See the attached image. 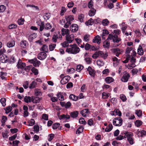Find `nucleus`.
I'll return each instance as SVG.
<instances>
[{
    "instance_id": "1",
    "label": "nucleus",
    "mask_w": 146,
    "mask_h": 146,
    "mask_svg": "<svg viewBox=\"0 0 146 146\" xmlns=\"http://www.w3.org/2000/svg\"><path fill=\"white\" fill-rule=\"evenodd\" d=\"M70 47L67 48L66 50L69 54H76L80 51V49L76 44H70Z\"/></svg>"
},
{
    "instance_id": "2",
    "label": "nucleus",
    "mask_w": 146,
    "mask_h": 146,
    "mask_svg": "<svg viewBox=\"0 0 146 146\" xmlns=\"http://www.w3.org/2000/svg\"><path fill=\"white\" fill-rule=\"evenodd\" d=\"M108 54L107 53H104L102 51H98L95 52L92 56V57L94 58H97L99 56H100L104 59H106L107 56Z\"/></svg>"
},
{
    "instance_id": "3",
    "label": "nucleus",
    "mask_w": 146,
    "mask_h": 146,
    "mask_svg": "<svg viewBox=\"0 0 146 146\" xmlns=\"http://www.w3.org/2000/svg\"><path fill=\"white\" fill-rule=\"evenodd\" d=\"M133 136V133L130 132H126L124 135V137L125 138H127V141L131 145L133 143V140L132 138Z\"/></svg>"
},
{
    "instance_id": "4",
    "label": "nucleus",
    "mask_w": 146,
    "mask_h": 146,
    "mask_svg": "<svg viewBox=\"0 0 146 146\" xmlns=\"http://www.w3.org/2000/svg\"><path fill=\"white\" fill-rule=\"evenodd\" d=\"M108 39L112 40L114 42L118 43L121 40V39L118 37L117 35H113L111 34H109L108 35Z\"/></svg>"
},
{
    "instance_id": "5",
    "label": "nucleus",
    "mask_w": 146,
    "mask_h": 146,
    "mask_svg": "<svg viewBox=\"0 0 146 146\" xmlns=\"http://www.w3.org/2000/svg\"><path fill=\"white\" fill-rule=\"evenodd\" d=\"M122 120L120 117L116 118L113 121V125L115 126H120L122 123Z\"/></svg>"
},
{
    "instance_id": "6",
    "label": "nucleus",
    "mask_w": 146,
    "mask_h": 146,
    "mask_svg": "<svg viewBox=\"0 0 146 146\" xmlns=\"http://www.w3.org/2000/svg\"><path fill=\"white\" fill-rule=\"evenodd\" d=\"M62 74L60 76V77L62 78L61 80H60V83L62 84H64L69 81L70 78V77L68 76L62 77Z\"/></svg>"
},
{
    "instance_id": "7",
    "label": "nucleus",
    "mask_w": 146,
    "mask_h": 146,
    "mask_svg": "<svg viewBox=\"0 0 146 146\" xmlns=\"http://www.w3.org/2000/svg\"><path fill=\"white\" fill-rule=\"evenodd\" d=\"M111 51L116 56L118 57L120 54H121L123 51L119 48H117L112 49Z\"/></svg>"
},
{
    "instance_id": "8",
    "label": "nucleus",
    "mask_w": 146,
    "mask_h": 146,
    "mask_svg": "<svg viewBox=\"0 0 146 146\" xmlns=\"http://www.w3.org/2000/svg\"><path fill=\"white\" fill-rule=\"evenodd\" d=\"M29 61L31 63L33 64V65L35 67H38L40 64V61L37 60L36 58L34 59L29 60Z\"/></svg>"
},
{
    "instance_id": "9",
    "label": "nucleus",
    "mask_w": 146,
    "mask_h": 146,
    "mask_svg": "<svg viewBox=\"0 0 146 146\" xmlns=\"http://www.w3.org/2000/svg\"><path fill=\"white\" fill-rule=\"evenodd\" d=\"M131 52H132L131 53V56L135 55L136 54L135 52L132 50V48L131 47H128L125 50V53L129 54L131 53Z\"/></svg>"
},
{
    "instance_id": "10",
    "label": "nucleus",
    "mask_w": 146,
    "mask_h": 146,
    "mask_svg": "<svg viewBox=\"0 0 146 146\" xmlns=\"http://www.w3.org/2000/svg\"><path fill=\"white\" fill-rule=\"evenodd\" d=\"M46 54L45 52H41L38 54V58L39 60H43L46 58Z\"/></svg>"
},
{
    "instance_id": "11",
    "label": "nucleus",
    "mask_w": 146,
    "mask_h": 146,
    "mask_svg": "<svg viewBox=\"0 0 146 146\" xmlns=\"http://www.w3.org/2000/svg\"><path fill=\"white\" fill-rule=\"evenodd\" d=\"M18 68L23 70L26 66V64L24 62H22L21 60H19L17 65Z\"/></svg>"
},
{
    "instance_id": "12",
    "label": "nucleus",
    "mask_w": 146,
    "mask_h": 146,
    "mask_svg": "<svg viewBox=\"0 0 146 146\" xmlns=\"http://www.w3.org/2000/svg\"><path fill=\"white\" fill-rule=\"evenodd\" d=\"M78 29V26L76 24H73L70 27V30L73 32L77 31Z\"/></svg>"
},
{
    "instance_id": "13",
    "label": "nucleus",
    "mask_w": 146,
    "mask_h": 146,
    "mask_svg": "<svg viewBox=\"0 0 146 146\" xmlns=\"http://www.w3.org/2000/svg\"><path fill=\"white\" fill-rule=\"evenodd\" d=\"M60 103L62 107H64L66 108H69L71 105L70 102H68L66 103L64 102H60Z\"/></svg>"
},
{
    "instance_id": "14",
    "label": "nucleus",
    "mask_w": 146,
    "mask_h": 146,
    "mask_svg": "<svg viewBox=\"0 0 146 146\" xmlns=\"http://www.w3.org/2000/svg\"><path fill=\"white\" fill-rule=\"evenodd\" d=\"M129 77L130 76L129 74L126 73L121 78V80L123 82H126L128 81Z\"/></svg>"
},
{
    "instance_id": "15",
    "label": "nucleus",
    "mask_w": 146,
    "mask_h": 146,
    "mask_svg": "<svg viewBox=\"0 0 146 146\" xmlns=\"http://www.w3.org/2000/svg\"><path fill=\"white\" fill-rule=\"evenodd\" d=\"M111 114L112 115H118L119 116L121 115V112L118 109H115L111 112Z\"/></svg>"
},
{
    "instance_id": "16",
    "label": "nucleus",
    "mask_w": 146,
    "mask_h": 146,
    "mask_svg": "<svg viewBox=\"0 0 146 146\" xmlns=\"http://www.w3.org/2000/svg\"><path fill=\"white\" fill-rule=\"evenodd\" d=\"M36 23H38V25L40 26L39 31L41 32L45 28L44 23L43 21H38Z\"/></svg>"
},
{
    "instance_id": "17",
    "label": "nucleus",
    "mask_w": 146,
    "mask_h": 146,
    "mask_svg": "<svg viewBox=\"0 0 146 146\" xmlns=\"http://www.w3.org/2000/svg\"><path fill=\"white\" fill-rule=\"evenodd\" d=\"M66 40L69 43H71L74 40V36L73 35H67L66 36Z\"/></svg>"
},
{
    "instance_id": "18",
    "label": "nucleus",
    "mask_w": 146,
    "mask_h": 146,
    "mask_svg": "<svg viewBox=\"0 0 146 146\" xmlns=\"http://www.w3.org/2000/svg\"><path fill=\"white\" fill-rule=\"evenodd\" d=\"M93 42L94 43H97L98 44H100L101 42V39L100 36L97 35L93 39Z\"/></svg>"
},
{
    "instance_id": "19",
    "label": "nucleus",
    "mask_w": 146,
    "mask_h": 146,
    "mask_svg": "<svg viewBox=\"0 0 146 146\" xmlns=\"http://www.w3.org/2000/svg\"><path fill=\"white\" fill-rule=\"evenodd\" d=\"M8 58L5 55H3L1 56L0 57V61L2 63L6 62L8 60Z\"/></svg>"
},
{
    "instance_id": "20",
    "label": "nucleus",
    "mask_w": 146,
    "mask_h": 146,
    "mask_svg": "<svg viewBox=\"0 0 146 146\" xmlns=\"http://www.w3.org/2000/svg\"><path fill=\"white\" fill-rule=\"evenodd\" d=\"M32 102L34 103H38L41 100V98H40L37 96L32 97Z\"/></svg>"
},
{
    "instance_id": "21",
    "label": "nucleus",
    "mask_w": 146,
    "mask_h": 146,
    "mask_svg": "<svg viewBox=\"0 0 146 146\" xmlns=\"http://www.w3.org/2000/svg\"><path fill=\"white\" fill-rule=\"evenodd\" d=\"M70 118V116L68 115L63 114L60 115L59 116V118L60 119H68Z\"/></svg>"
},
{
    "instance_id": "22",
    "label": "nucleus",
    "mask_w": 146,
    "mask_h": 146,
    "mask_svg": "<svg viewBox=\"0 0 146 146\" xmlns=\"http://www.w3.org/2000/svg\"><path fill=\"white\" fill-rule=\"evenodd\" d=\"M112 60L113 61V65L114 66H116L119 63V60L116 57H113Z\"/></svg>"
},
{
    "instance_id": "23",
    "label": "nucleus",
    "mask_w": 146,
    "mask_h": 146,
    "mask_svg": "<svg viewBox=\"0 0 146 146\" xmlns=\"http://www.w3.org/2000/svg\"><path fill=\"white\" fill-rule=\"evenodd\" d=\"M89 112L88 109H86L81 111L80 113L83 116L85 117L87 116Z\"/></svg>"
},
{
    "instance_id": "24",
    "label": "nucleus",
    "mask_w": 146,
    "mask_h": 146,
    "mask_svg": "<svg viewBox=\"0 0 146 146\" xmlns=\"http://www.w3.org/2000/svg\"><path fill=\"white\" fill-rule=\"evenodd\" d=\"M87 70L88 71L90 75L92 76H94L95 72L93 69H92L89 66L87 69Z\"/></svg>"
},
{
    "instance_id": "25",
    "label": "nucleus",
    "mask_w": 146,
    "mask_h": 146,
    "mask_svg": "<svg viewBox=\"0 0 146 146\" xmlns=\"http://www.w3.org/2000/svg\"><path fill=\"white\" fill-rule=\"evenodd\" d=\"M15 44V41L13 40H12L7 44V46L8 47L10 48L14 46Z\"/></svg>"
},
{
    "instance_id": "26",
    "label": "nucleus",
    "mask_w": 146,
    "mask_h": 146,
    "mask_svg": "<svg viewBox=\"0 0 146 146\" xmlns=\"http://www.w3.org/2000/svg\"><path fill=\"white\" fill-rule=\"evenodd\" d=\"M96 10L92 8L89 11L88 13V15L90 16H93L95 14Z\"/></svg>"
},
{
    "instance_id": "27",
    "label": "nucleus",
    "mask_w": 146,
    "mask_h": 146,
    "mask_svg": "<svg viewBox=\"0 0 146 146\" xmlns=\"http://www.w3.org/2000/svg\"><path fill=\"white\" fill-rule=\"evenodd\" d=\"M78 114V111H76L71 112L70 113V116L72 118L76 117Z\"/></svg>"
},
{
    "instance_id": "28",
    "label": "nucleus",
    "mask_w": 146,
    "mask_h": 146,
    "mask_svg": "<svg viewBox=\"0 0 146 146\" xmlns=\"http://www.w3.org/2000/svg\"><path fill=\"white\" fill-rule=\"evenodd\" d=\"M58 98L59 100L62 101L64 100V97L62 94L61 92H58L56 95Z\"/></svg>"
},
{
    "instance_id": "29",
    "label": "nucleus",
    "mask_w": 146,
    "mask_h": 146,
    "mask_svg": "<svg viewBox=\"0 0 146 146\" xmlns=\"http://www.w3.org/2000/svg\"><path fill=\"white\" fill-rule=\"evenodd\" d=\"M37 34L35 33H33L30 35L29 37V40L30 41H32L33 39L36 37Z\"/></svg>"
},
{
    "instance_id": "30",
    "label": "nucleus",
    "mask_w": 146,
    "mask_h": 146,
    "mask_svg": "<svg viewBox=\"0 0 146 146\" xmlns=\"http://www.w3.org/2000/svg\"><path fill=\"white\" fill-rule=\"evenodd\" d=\"M40 50L41 51H43L45 52H47L48 51V47L46 45L44 44L40 48Z\"/></svg>"
},
{
    "instance_id": "31",
    "label": "nucleus",
    "mask_w": 146,
    "mask_h": 146,
    "mask_svg": "<svg viewBox=\"0 0 146 146\" xmlns=\"http://www.w3.org/2000/svg\"><path fill=\"white\" fill-rule=\"evenodd\" d=\"M143 51L141 45H139L137 50V53L139 55H141L143 54Z\"/></svg>"
},
{
    "instance_id": "32",
    "label": "nucleus",
    "mask_w": 146,
    "mask_h": 146,
    "mask_svg": "<svg viewBox=\"0 0 146 146\" xmlns=\"http://www.w3.org/2000/svg\"><path fill=\"white\" fill-rule=\"evenodd\" d=\"M32 97L25 96L24 98V101L26 103L30 102H32Z\"/></svg>"
},
{
    "instance_id": "33",
    "label": "nucleus",
    "mask_w": 146,
    "mask_h": 146,
    "mask_svg": "<svg viewBox=\"0 0 146 146\" xmlns=\"http://www.w3.org/2000/svg\"><path fill=\"white\" fill-rule=\"evenodd\" d=\"M69 30L68 29H65L63 28L62 29V34L63 36L65 35H68L69 32Z\"/></svg>"
},
{
    "instance_id": "34",
    "label": "nucleus",
    "mask_w": 146,
    "mask_h": 146,
    "mask_svg": "<svg viewBox=\"0 0 146 146\" xmlns=\"http://www.w3.org/2000/svg\"><path fill=\"white\" fill-rule=\"evenodd\" d=\"M121 29L122 32L124 33L125 32V31L127 29V26L124 23H123L121 24Z\"/></svg>"
},
{
    "instance_id": "35",
    "label": "nucleus",
    "mask_w": 146,
    "mask_h": 146,
    "mask_svg": "<svg viewBox=\"0 0 146 146\" xmlns=\"http://www.w3.org/2000/svg\"><path fill=\"white\" fill-rule=\"evenodd\" d=\"M66 21L70 23H71V22L74 19V16L73 15H70L67 17Z\"/></svg>"
},
{
    "instance_id": "36",
    "label": "nucleus",
    "mask_w": 146,
    "mask_h": 146,
    "mask_svg": "<svg viewBox=\"0 0 146 146\" xmlns=\"http://www.w3.org/2000/svg\"><path fill=\"white\" fill-rule=\"evenodd\" d=\"M113 81V79L111 77H107L105 78V81L107 84H110Z\"/></svg>"
},
{
    "instance_id": "37",
    "label": "nucleus",
    "mask_w": 146,
    "mask_h": 146,
    "mask_svg": "<svg viewBox=\"0 0 146 146\" xmlns=\"http://www.w3.org/2000/svg\"><path fill=\"white\" fill-rule=\"evenodd\" d=\"M69 98L74 101H76L78 100V97L72 94L70 95Z\"/></svg>"
},
{
    "instance_id": "38",
    "label": "nucleus",
    "mask_w": 146,
    "mask_h": 146,
    "mask_svg": "<svg viewBox=\"0 0 146 146\" xmlns=\"http://www.w3.org/2000/svg\"><path fill=\"white\" fill-rule=\"evenodd\" d=\"M93 19L91 18L86 21L85 23L86 25H93Z\"/></svg>"
},
{
    "instance_id": "39",
    "label": "nucleus",
    "mask_w": 146,
    "mask_h": 146,
    "mask_svg": "<svg viewBox=\"0 0 146 146\" xmlns=\"http://www.w3.org/2000/svg\"><path fill=\"white\" fill-rule=\"evenodd\" d=\"M108 40V38L107 40L103 42V46L105 48H108L110 45V42L107 40Z\"/></svg>"
},
{
    "instance_id": "40",
    "label": "nucleus",
    "mask_w": 146,
    "mask_h": 146,
    "mask_svg": "<svg viewBox=\"0 0 146 146\" xmlns=\"http://www.w3.org/2000/svg\"><path fill=\"white\" fill-rule=\"evenodd\" d=\"M90 35L86 34L84 35L83 36V40L86 42H88L90 40Z\"/></svg>"
},
{
    "instance_id": "41",
    "label": "nucleus",
    "mask_w": 146,
    "mask_h": 146,
    "mask_svg": "<svg viewBox=\"0 0 146 146\" xmlns=\"http://www.w3.org/2000/svg\"><path fill=\"white\" fill-rule=\"evenodd\" d=\"M130 58V61L132 63V66L133 65V66H131V67H134L135 66V65L134 64V63L136 62V59L133 56L131 57H129Z\"/></svg>"
},
{
    "instance_id": "42",
    "label": "nucleus",
    "mask_w": 146,
    "mask_h": 146,
    "mask_svg": "<svg viewBox=\"0 0 146 146\" xmlns=\"http://www.w3.org/2000/svg\"><path fill=\"white\" fill-rule=\"evenodd\" d=\"M110 94L109 93H106L105 92H103L102 93V98L103 99H107L109 96H110Z\"/></svg>"
},
{
    "instance_id": "43",
    "label": "nucleus",
    "mask_w": 146,
    "mask_h": 146,
    "mask_svg": "<svg viewBox=\"0 0 146 146\" xmlns=\"http://www.w3.org/2000/svg\"><path fill=\"white\" fill-rule=\"evenodd\" d=\"M113 126L111 124H109L108 126L106 128L105 131L106 132L110 131L112 129Z\"/></svg>"
},
{
    "instance_id": "44",
    "label": "nucleus",
    "mask_w": 146,
    "mask_h": 146,
    "mask_svg": "<svg viewBox=\"0 0 146 146\" xmlns=\"http://www.w3.org/2000/svg\"><path fill=\"white\" fill-rule=\"evenodd\" d=\"M78 19L81 22H83L84 19V15L82 14H80L78 16Z\"/></svg>"
},
{
    "instance_id": "45",
    "label": "nucleus",
    "mask_w": 146,
    "mask_h": 146,
    "mask_svg": "<svg viewBox=\"0 0 146 146\" xmlns=\"http://www.w3.org/2000/svg\"><path fill=\"white\" fill-rule=\"evenodd\" d=\"M135 113L139 117H141L142 115V111L141 110H136Z\"/></svg>"
},
{
    "instance_id": "46",
    "label": "nucleus",
    "mask_w": 146,
    "mask_h": 146,
    "mask_svg": "<svg viewBox=\"0 0 146 146\" xmlns=\"http://www.w3.org/2000/svg\"><path fill=\"white\" fill-rule=\"evenodd\" d=\"M6 99L5 98H2L0 100V102L1 103L2 106L4 107L6 105L5 102Z\"/></svg>"
},
{
    "instance_id": "47",
    "label": "nucleus",
    "mask_w": 146,
    "mask_h": 146,
    "mask_svg": "<svg viewBox=\"0 0 146 146\" xmlns=\"http://www.w3.org/2000/svg\"><path fill=\"white\" fill-rule=\"evenodd\" d=\"M24 19L21 17L18 20L17 22L19 25H23L24 24Z\"/></svg>"
},
{
    "instance_id": "48",
    "label": "nucleus",
    "mask_w": 146,
    "mask_h": 146,
    "mask_svg": "<svg viewBox=\"0 0 146 146\" xmlns=\"http://www.w3.org/2000/svg\"><path fill=\"white\" fill-rule=\"evenodd\" d=\"M108 31L107 30H103L102 34V35L103 39H105L104 36L108 35Z\"/></svg>"
},
{
    "instance_id": "49",
    "label": "nucleus",
    "mask_w": 146,
    "mask_h": 146,
    "mask_svg": "<svg viewBox=\"0 0 146 146\" xmlns=\"http://www.w3.org/2000/svg\"><path fill=\"white\" fill-rule=\"evenodd\" d=\"M31 70L35 75H36L38 74V70L35 68L34 67L32 68L31 69Z\"/></svg>"
},
{
    "instance_id": "50",
    "label": "nucleus",
    "mask_w": 146,
    "mask_h": 146,
    "mask_svg": "<svg viewBox=\"0 0 146 146\" xmlns=\"http://www.w3.org/2000/svg\"><path fill=\"white\" fill-rule=\"evenodd\" d=\"M83 128L82 126H80L76 130V134H80L83 131Z\"/></svg>"
},
{
    "instance_id": "51",
    "label": "nucleus",
    "mask_w": 146,
    "mask_h": 146,
    "mask_svg": "<svg viewBox=\"0 0 146 146\" xmlns=\"http://www.w3.org/2000/svg\"><path fill=\"white\" fill-rule=\"evenodd\" d=\"M56 44H51L49 46V49L50 51L53 50L55 47Z\"/></svg>"
},
{
    "instance_id": "52",
    "label": "nucleus",
    "mask_w": 146,
    "mask_h": 146,
    "mask_svg": "<svg viewBox=\"0 0 146 146\" xmlns=\"http://www.w3.org/2000/svg\"><path fill=\"white\" fill-rule=\"evenodd\" d=\"M20 44L21 47L24 48H25L26 46L27 42L23 40L20 42Z\"/></svg>"
},
{
    "instance_id": "53",
    "label": "nucleus",
    "mask_w": 146,
    "mask_h": 146,
    "mask_svg": "<svg viewBox=\"0 0 146 146\" xmlns=\"http://www.w3.org/2000/svg\"><path fill=\"white\" fill-rule=\"evenodd\" d=\"M51 28V25L49 23H47L45 25V28L46 29H50Z\"/></svg>"
},
{
    "instance_id": "54",
    "label": "nucleus",
    "mask_w": 146,
    "mask_h": 146,
    "mask_svg": "<svg viewBox=\"0 0 146 146\" xmlns=\"http://www.w3.org/2000/svg\"><path fill=\"white\" fill-rule=\"evenodd\" d=\"M36 82L35 81H33L30 85L29 86V88L31 89L35 88L36 85Z\"/></svg>"
},
{
    "instance_id": "55",
    "label": "nucleus",
    "mask_w": 146,
    "mask_h": 146,
    "mask_svg": "<svg viewBox=\"0 0 146 146\" xmlns=\"http://www.w3.org/2000/svg\"><path fill=\"white\" fill-rule=\"evenodd\" d=\"M142 124V122L140 120H137L135 122V125L137 127L140 126Z\"/></svg>"
},
{
    "instance_id": "56",
    "label": "nucleus",
    "mask_w": 146,
    "mask_h": 146,
    "mask_svg": "<svg viewBox=\"0 0 146 146\" xmlns=\"http://www.w3.org/2000/svg\"><path fill=\"white\" fill-rule=\"evenodd\" d=\"M104 64V62L101 60H98L97 61V64L99 66H103Z\"/></svg>"
},
{
    "instance_id": "57",
    "label": "nucleus",
    "mask_w": 146,
    "mask_h": 146,
    "mask_svg": "<svg viewBox=\"0 0 146 146\" xmlns=\"http://www.w3.org/2000/svg\"><path fill=\"white\" fill-rule=\"evenodd\" d=\"M54 135V134L51 133L48 136V140L49 141H51L53 138Z\"/></svg>"
},
{
    "instance_id": "58",
    "label": "nucleus",
    "mask_w": 146,
    "mask_h": 146,
    "mask_svg": "<svg viewBox=\"0 0 146 146\" xmlns=\"http://www.w3.org/2000/svg\"><path fill=\"white\" fill-rule=\"evenodd\" d=\"M102 25L104 26H107L109 24V22L107 19H104L102 22Z\"/></svg>"
},
{
    "instance_id": "59",
    "label": "nucleus",
    "mask_w": 146,
    "mask_h": 146,
    "mask_svg": "<svg viewBox=\"0 0 146 146\" xmlns=\"http://www.w3.org/2000/svg\"><path fill=\"white\" fill-rule=\"evenodd\" d=\"M83 68V66L80 65H78L77 66L76 70L78 72H80L82 70Z\"/></svg>"
},
{
    "instance_id": "60",
    "label": "nucleus",
    "mask_w": 146,
    "mask_h": 146,
    "mask_svg": "<svg viewBox=\"0 0 146 146\" xmlns=\"http://www.w3.org/2000/svg\"><path fill=\"white\" fill-rule=\"evenodd\" d=\"M113 34L114 35H117L120 34L121 33V31L119 29H115L113 30Z\"/></svg>"
},
{
    "instance_id": "61",
    "label": "nucleus",
    "mask_w": 146,
    "mask_h": 146,
    "mask_svg": "<svg viewBox=\"0 0 146 146\" xmlns=\"http://www.w3.org/2000/svg\"><path fill=\"white\" fill-rule=\"evenodd\" d=\"M88 7L89 8H93V2L92 0H91L88 3Z\"/></svg>"
},
{
    "instance_id": "62",
    "label": "nucleus",
    "mask_w": 146,
    "mask_h": 146,
    "mask_svg": "<svg viewBox=\"0 0 146 146\" xmlns=\"http://www.w3.org/2000/svg\"><path fill=\"white\" fill-rule=\"evenodd\" d=\"M126 116L127 117H128V119H133L135 118V116L133 114H131V115H129V113H126Z\"/></svg>"
},
{
    "instance_id": "63",
    "label": "nucleus",
    "mask_w": 146,
    "mask_h": 146,
    "mask_svg": "<svg viewBox=\"0 0 146 146\" xmlns=\"http://www.w3.org/2000/svg\"><path fill=\"white\" fill-rule=\"evenodd\" d=\"M120 99L123 102H125L126 100V96L123 94H121L120 96Z\"/></svg>"
},
{
    "instance_id": "64",
    "label": "nucleus",
    "mask_w": 146,
    "mask_h": 146,
    "mask_svg": "<svg viewBox=\"0 0 146 146\" xmlns=\"http://www.w3.org/2000/svg\"><path fill=\"white\" fill-rule=\"evenodd\" d=\"M84 60L87 64H90L92 62V59L90 58H86Z\"/></svg>"
}]
</instances>
